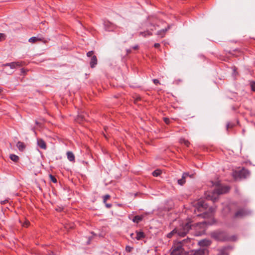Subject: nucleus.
Masks as SVG:
<instances>
[{
	"label": "nucleus",
	"instance_id": "obj_1",
	"mask_svg": "<svg viewBox=\"0 0 255 255\" xmlns=\"http://www.w3.org/2000/svg\"><path fill=\"white\" fill-rule=\"evenodd\" d=\"M206 223L201 222L191 224L189 221H186L182 224L180 229H176V234L180 237H184L190 231L195 236H200L205 233Z\"/></svg>",
	"mask_w": 255,
	"mask_h": 255
},
{
	"label": "nucleus",
	"instance_id": "obj_2",
	"mask_svg": "<svg viewBox=\"0 0 255 255\" xmlns=\"http://www.w3.org/2000/svg\"><path fill=\"white\" fill-rule=\"evenodd\" d=\"M230 189V187L228 186L218 185L213 192L209 193L206 198L215 202L218 199L219 195L228 193Z\"/></svg>",
	"mask_w": 255,
	"mask_h": 255
},
{
	"label": "nucleus",
	"instance_id": "obj_3",
	"mask_svg": "<svg viewBox=\"0 0 255 255\" xmlns=\"http://www.w3.org/2000/svg\"><path fill=\"white\" fill-rule=\"evenodd\" d=\"M211 236L215 240L219 242L236 240L235 236L230 237L227 232L221 230H217L212 232L211 233Z\"/></svg>",
	"mask_w": 255,
	"mask_h": 255
},
{
	"label": "nucleus",
	"instance_id": "obj_4",
	"mask_svg": "<svg viewBox=\"0 0 255 255\" xmlns=\"http://www.w3.org/2000/svg\"><path fill=\"white\" fill-rule=\"evenodd\" d=\"M207 204H206L204 201L202 200L198 201L195 204L193 208L194 214L197 217L202 216L203 218H205L206 216V213L205 212H204L203 214H197V212H204V211L207 208Z\"/></svg>",
	"mask_w": 255,
	"mask_h": 255
},
{
	"label": "nucleus",
	"instance_id": "obj_5",
	"mask_svg": "<svg viewBox=\"0 0 255 255\" xmlns=\"http://www.w3.org/2000/svg\"><path fill=\"white\" fill-rule=\"evenodd\" d=\"M250 174V172L248 170L243 168L241 170L234 172V177L235 179L239 178H246Z\"/></svg>",
	"mask_w": 255,
	"mask_h": 255
},
{
	"label": "nucleus",
	"instance_id": "obj_6",
	"mask_svg": "<svg viewBox=\"0 0 255 255\" xmlns=\"http://www.w3.org/2000/svg\"><path fill=\"white\" fill-rule=\"evenodd\" d=\"M186 239L180 241L179 239L176 238V255H181L184 249L182 248V245L186 242Z\"/></svg>",
	"mask_w": 255,
	"mask_h": 255
},
{
	"label": "nucleus",
	"instance_id": "obj_7",
	"mask_svg": "<svg viewBox=\"0 0 255 255\" xmlns=\"http://www.w3.org/2000/svg\"><path fill=\"white\" fill-rule=\"evenodd\" d=\"M251 214V212L246 209H241L236 212L234 218H242L245 216L249 215Z\"/></svg>",
	"mask_w": 255,
	"mask_h": 255
},
{
	"label": "nucleus",
	"instance_id": "obj_8",
	"mask_svg": "<svg viewBox=\"0 0 255 255\" xmlns=\"http://www.w3.org/2000/svg\"><path fill=\"white\" fill-rule=\"evenodd\" d=\"M208 251L206 248H200L198 250L192 251L191 255H207Z\"/></svg>",
	"mask_w": 255,
	"mask_h": 255
},
{
	"label": "nucleus",
	"instance_id": "obj_9",
	"mask_svg": "<svg viewBox=\"0 0 255 255\" xmlns=\"http://www.w3.org/2000/svg\"><path fill=\"white\" fill-rule=\"evenodd\" d=\"M193 176V174L189 175V174L187 172H184L182 174V178L177 180V183L179 185L182 186L185 184L186 178L188 177L192 178Z\"/></svg>",
	"mask_w": 255,
	"mask_h": 255
},
{
	"label": "nucleus",
	"instance_id": "obj_10",
	"mask_svg": "<svg viewBox=\"0 0 255 255\" xmlns=\"http://www.w3.org/2000/svg\"><path fill=\"white\" fill-rule=\"evenodd\" d=\"M28 41L32 43H35L37 41H41L45 43L47 42V40L41 36L38 35L36 37L33 36L30 38Z\"/></svg>",
	"mask_w": 255,
	"mask_h": 255
},
{
	"label": "nucleus",
	"instance_id": "obj_11",
	"mask_svg": "<svg viewBox=\"0 0 255 255\" xmlns=\"http://www.w3.org/2000/svg\"><path fill=\"white\" fill-rule=\"evenodd\" d=\"M104 26L105 29L109 31H112L117 27L115 24L109 21H105Z\"/></svg>",
	"mask_w": 255,
	"mask_h": 255
},
{
	"label": "nucleus",
	"instance_id": "obj_12",
	"mask_svg": "<svg viewBox=\"0 0 255 255\" xmlns=\"http://www.w3.org/2000/svg\"><path fill=\"white\" fill-rule=\"evenodd\" d=\"M212 242L207 239L202 240L199 242V245L201 247V248H206L207 247L210 246Z\"/></svg>",
	"mask_w": 255,
	"mask_h": 255
},
{
	"label": "nucleus",
	"instance_id": "obj_13",
	"mask_svg": "<svg viewBox=\"0 0 255 255\" xmlns=\"http://www.w3.org/2000/svg\"><path fill=\"white\" fill-rule=\"evenodd\" d=\"M170 27V26L168 25L166 27L158 30L156 33V35L160 38L164 37L166 34V32L168 30Z\"/></svg>",
	"mask_w": 255,
	"mask_h": 255
},
{
	"label": "nucleus",
	"instance_id": "obj_14",
	"mask_svg": "<svg viewBox=\"0 0 255 255\" xmlns=\"http://www.w3.org/2000/svg\"><path fill=\"white\" fill-rule=\"evenodd\" d=\"M37 144L42 149H46L47 148L46 142L41 138L37 139Z\"/></svg>",
	"mask_w": 255,
	"mask_h": 255
},
{
	"label": "nucleus",
	"instance_id": "obj_15",
	"mask_svg": "<svg viewBox=\"0 0 255 255\" xmlns=\"http://www.w3.org/2000/svg\"><path fill=\"white\" fill-rule=\"evenodd\" d=\"M97 64V58L96 55H93L91 57L90 65L91 68H93Z\"/></svg>",
	"mask_w": 255,
	"mask_h": 255
},
{
	"label": "nucleus",
	"instance_id": "obj_16",
	"mask_svg": "<svg viewBox=\"0 0 255 255\" xmlns=\"http://www.w3.org/2000/svg\"><path fill=\"white\" fill-rule=\"evenodd\" d=\"M68 159L71 162H75V155L73 153L70 151H68L66 153Z\"/></svg>",
	"mask_w": 255,
	"mask_h": 255
},
{
	"label": "nucleus",
	"instance_id": "obj_17",
	"mask_svg": "<svg viewBox=\"0 0 255 255\" xmlns=\"http://www.w3.org/2000/svg\"><path fill=\"white\" fill-rule=\"evenodd\" d=\"M22 63L21 62H13L9 63V67L11 69H14L16 67H21Z\"/></svg>",
	"mask_w": 255,
	"mask_h": 255
},
{
	"label": "nucleus",
	"instance_id": "obj_18",
	"mask_svg": "<svg viewBox=\"0 0 255 255\" xmlns=\"http://www.w3.org/2000/svg\"><path fill=\"white\" fill-rule=\"evenodd\" d=\"M143 219V215H136L135 216L133 219H132V221L135 223H139L140 221H141Z\"/></svg>",
	"mask_w": 255,
	"mask_h": 255
},
{
	"label": "nucleus",
	"instance_id": "obj_19",
	"mask_svg": "<svg viewBox=\"0 0 255 255\" xmlns=\"http://www.w3.org/2000/svg\"><path fill=\"white\" fill-rule=\"evenodd\" d=\"M136 236L135 237V239L137 240H140L144 238L145 237L144 233L142 231L138 232L136 231Z\"/></svg>",
	"mask_w": 255,
	"mask_h": 255
},
{
	"label": "nucleus",
	"instance_id": "obj_20",
	"mask_svg": "<svg viewBox=\"0 0 255 255\" xmlns=\"http://www.w3.org/2000/svg\"><path fill=\"white\" fill-rule=\"evenodd\" d=\"M16 146L18 148V150L20 151H22L25 148V144L21 141H18L16 144Z\"/></svg>",
	"mask_w": 255,
	"mask_h": 255
},
{
	"label": "nucleus",
	"instance_id": "obj_21",
	"mask_svg": "<svg viewBox=\"0 0 255 255\" xmlns=\"http://www.w3.org/2000/svg\"><path fill=\"white\" fill-rule=\"evenodd\" d=\"M139 35L140 36H142L144 37H146L147 36H149L152 35V32H150L149 31L147 30L146 31L140 32L139 33Z\"/></svg>",
	"mask_w": 255,
	"mask_h": 255
},
{
	"label": "nucleus",
	"instance_id": "obj_22",
	"mask_svg": "<svg viewBox=\"0 0 255 255\" xmlns=\"http://www.w3.org/2000/svg\"><path fill=\"white\" fill-rule=\"evenodd\" d=\"M19 222L23 227L27 228L30 225L29 221L26 219H24L23 222H22L21 220H19Z\"/></svg>",
	"mask_w": 255,
	"mask_h": 255
},
{
	"label": "nucleus",
	"instance_id": "obj_23",
	"mask_svg": "<svg viewBox=\"0 0 255 255\" xmlns=\"http://www.w3.org/2000/svg\"><path fill=\"white\" fill-rule=\"evenodd\" d=\"M9 158L12 161L15 162H18L19 159V157L17 155L13 154H10L9 156Z\"/></svg>",
	"mask_w": 255,
	"mask_h": 255
},
{
	"label": "nucleus",
	"instance_id": "obj_24",
	"mask_svg": "<svg viewBox=\"0 0 255 255\" xmlns=\"http://www.w3.org/2000/svg\"><path fill=\"white\" fill-rule=\"evenodd\" d=\"M179 142L181 144H184L186 146L188 147L190 145V142L188 140H186L185 138H180Z\"/></svg>",
	"mask_w": 255,
	"mask_h": 255
},
{
	"label": "nucleus",
	"instance_id": "obj_25",
	"mask_svg": "<svg viewBox=\"0 0 255 255\" xmlns=\"http://www.w3.org/2000/svg\"><path fill=\"white\" fill-rule=\"evenodd\" d=\"M217 255H228L225 248L219 250V253Z\"/></svg>",
	"mask_w": 255,
	"mask_h": 255
},
{
	"label": "nucleus",
	"instance_id": "obj_26",
	"mask_svg": "<svg viewBox=\"0 0 255 255\" xmlns=\"http://www.w3.org/2000/svg\"><path fill=\"white\" fill-rule=\"evenodd\" d=\"M161 173V171L159 169H156L152 172V175L154 177H157L159 176Z\"/></svg>",
	"mask_w": 255,
	"mask_h": 255
},
{
	"label": "nucleus",
	"instance_id": "obj_27",
	"mask_svg": "<svg viewBox=\"0 0 255 255\" xmlns=\"http://www.w3.org/2000/svg\"><path fill=\"white\" fill-rule=\"evenodd\" d=\"M175 243H173V246L171 249L170 255H175V246H174Z\"/></svg>",
	"mask_w": 255,
	"mask_h": 255
},
{
	"label": "nucleus",
	"instance_id": "obj_28",
	"mask_svg": "<svg viewBox=\"0 0 255 255\" xmlns=\"http://www.w3.org/2000/svg\"><path fill=\"white\" fill-rule=\"evenodd\" d=\"M49 177H50V178L51 181L52 182H53V183H57V180L56 178L54 176H53V175H51V174H50V175H49Z\"/></svg>",
	"mask_w": 255,
	"mask_h": 255
},
{
	"label": "nucleus",
	"instance_id": "obj_29",
	"mask_svg": "<svg viewBox=\"0 0 255 255\" xmlns=\"http://www.w3.org/2000/svg\"><path fill=\"white\" fill-rule=\"evenodd\" d=\"M175 233V229H173L170 233L167 234V237L168 238H171L172 236Z\"/></svg>",
	"mask_w": 255,
	"mask_h": 255
},
{
	"label": "nucleus",
	"instance_id": "obj_30",
	"mask_svg": "<svg viewBox=\"0 0 255 255\" xmlns=\"http://www.w3.org/2000/svg\"><path fill=\"white\" fill-rule=\"evenodd\" d=\"M110 198V196L108 194H107L103 196V202L106 203L107 200Z\"/></svg>",
	"mask_w": 255,
	"mask_h": 255
},
{
	"label": "nucleus",
	"instance_id": "obj_31",
	"mask_svg": "<svg viewBox=\"0 0 255 255\" xmlns=\"http://www.w3.org/2000/svg\"><path fill=\"white\" fill-rule=\"evenodd\" d=\"M234 126V125L232 123H229L227 124L226 128L228 130L230 128H232Z\"/></svg>",
	"mask_w": 255,
	"mask_h": 255
},
{
	"label": "nucleus",
	"instance_id": "obj_32",
	"mask_svg": "<svg viewBox=\"0 0 255 255\" xmlns=\"http://www.w3.org/2000/svg\"><path fill=\"white\" fill-rule=\"evenodd\" d=\"M251 88L253 91H255V82H252L251 83Z\"/></svg>",
	"mask_w": 255,
	"mask_h": 255
},
{
	"label": "nucleus",
	"instance_id": "obj_33",
	"mask_svg": "<svg viewBox=\"0 0 255 255\" xmlns=\"http://www.w3.org/2000/svg\"><path fill=\"white\" fill-rule=\"evenodd\" d=\"M132 249L133 248L132 247L128 246L126 247V251L128 253H130L132 251Z\"/></svg>",
	"mask_w": 255,
	"mask_h": 255
},
{
	"label": "nucleus",
	"instance_id": "obj_34",
	"mask_svg": "<svg viewBox=\"0 0 255 255\" xmlns=\"http://www.w3.org/2000/svg\"><path fill=\"white\" fill-rule=\"evenodd\" d=\"M94 51H89L88 52H87V56L88 57H92V56H93L94 55Z\"/></svg>",
	"mask_w": 255,
	"mask_h": 255
},
{
	"label": "nucleus",
	"instance_id": "obj_35",
	"mask_svg": "<svg viewBox=\"0 0 255 255\" xmlns=\"http://www.w3.org/2000/svg\"><path fill=\"white\" fill-rule=\"evenodd\" d=\"M152 81L155 85H158L160 84L159 81L158 79H154L152 80Z\"/></svg>",
	"mask_w": 255,
	"mask_h": 255
},
{
	"label": "nucleus",
	"instance_id": "obj_36",
	"mask_svg": "<svg viewBox=\"0 0 255 255\" xmlns=\"http://www.w3.org/2000/svg\"><path fill=\"white\" fill-rule=\"evenodd\" d=\"M8 202V200L6 199V200H3V201H0V203H1V204H2V205H4V204H5L6 203H7Z\"/></svg>",
	"mask_w": 255,
	"mask_h": 255
},
{
	"label": "nucleus",
	"instance_id": "obj_37",
	"mask_svg": "<svg viewBox=\"0 0 255 255\" xmlns=\"http://www.w3.org/2000/svg\"><path fill=\"white\" fill-rule=\"evenodd\" d=\"M5 35L3 33H0V40H2V39H4Z\"/></svg>",
	"mask_w": 255,
	"mask_h": 255
},
{
	"label": "nucleus",
	"instance_id": "obj_38",
	"mask_svg": "<svg viewBox=\"0 0 255 255\" xmlns=\"http://www.w3.org/2000/svg\"><path fill=\"white\" fill-rule=\"evenodd\" d=\"M164 121L166 124H168L169 123V119L167 118H164Z\"/></svg>",
	"mask_w": 255,
	"mask_h": 255
},
{
	"label": "nucleus",
	"instance_id": "obj_39",
	"mask_svg": "<svg viewBox=\"0 0 255 255\" xmlns=\"http://www.w3.org/2000/svg\"><path fill=\"white\" fill-rule=\"evenodd\" d=\"M160 45L159 43H155L154 45V47L156 48H158L160 47Z\"/></svg>",
	"mask_w": 255,
	"mask_h": 255
},
{
	"label": "nucleus",
	"instance_id": "obj_40",
	"mask_svg": "<svg viewBox=\"0 0 255 255\" xmlns=\"http://www.w3.org/2000/svg\"><path fill=\"white\" fill-rule=\"evenodd\" d=\"M105 206L107 208H110L111 207H112V204H108V203H105Z\"/></svg>",
	"mask_w": 255,
	"mask_h": 255
},
{
	"label": "nucleus",
	"instance_id": "obj_41",
	"mask_svg": "<svg viewBox=\"0 0 255 255\" xmlns=\"http://www.w3.org/2000/svg\"><path fill=\"white\" fill-rule=\"evenodd\" d=\"M20 70H21V73L22 74H23V75L25 74L26 73V72L25 70L24 69H23V68H21Z\"/></svg>",
	"mask_w": 255,
	"mask_h": 255
},
{
	"label": "nucleus",
	"instance_id": "obj_42",
	"mask_svg": "<svg viewBox=\"0 0 255 255\" xmlns=\"http://www.w3.org/2000/svg\"><path fill=\"white\" fill-rule=\"evenodd\" d=\"M139 47L137 45H136L133 47H132V49L134 50H137L138 49Z\"/></svg>",
	"mask_w": 255,
	"mask_h": 255
},
{
	"label": "nucleus",
	"instance_id": "obj_43",
	"mask_svg": "<svg viewBox=\"0 0 255 255\" xmlns=\"http://www.w3.org/2000/svg\"><path fill=\"white\" fill-rule=\"evenodd\" d=\"M131 52V49H127V54H130Z\"/></svg>",
	"mask_w": 255,
	"mask_h": 255
},
{
	"label": "nucleus",
	"instance_id": "obj_44",
	"mask_svg": "<svg viewBox=\"0 0 255 255\" xmlns=\"http://www.w3.org/2000/svg\"><path fill=\"white\" fill-rule=\"evenodd\" d=\"M229 210V211L230 210V208L229 206H227L224 208V210Z\"/></svg>",
	"mask_w": 255,
	"mask_h": 255
},
{
	"label": "nucleus",
	"instance_id": "obj_45",
	"mask_svg": "<svg viewBox=\"0 0 255 255\" xmlns=\"http://www.w3.org/2000/svg\"><path fill=\"white\" fill-rule=\"evenodd\" d=\"M3 66H9V63H5L3 65Z\"/></svg>",
	"mask_w": 255,
	"mask_h": 255
},
{
	"label": "nucleus",
	"instance_id": "obj_46",
	"mask_svg": "<svg viewBox=\"0 0 255 255\" xmlns=\"http://www.w3.org/2000/svg\"><path fill=\"white\" fill-rule=\"evenodd\" d=\"M150 24H151V25H153V27H155V24L154 23H152L151 22Z\"/></svg>",
	"mask_w": 255,
	"mask_h": 255
},
{
	"label": "nucleus",
	"instance_id": "obj_47",
	"mask_svg": "<svg viewBox=\"0 0 255 255\" xmlns=\"http://www.w3.org/2000/svg\"><path fill=\"white\" fill-rule=\"evenodd\" d=\"M79 118H81L82 120H83V119H84L83 117L81 116H79Z\"/></svg>",
	"mask_w": 255,
	"mask_h": 255
},
{
	"label": "nucleus",
	"instance_id": "obj_48",
	"mask_svg": "<svg viewBox=\"0 0 255 255\" xmlns=\"http://www.w3.org/2000/svg\"><path fill=\"white\" fill-rule=\"evenodd\" d=\"M133 235H134V234H133V233H132V234H130V237H131V238H133Z\"/></svg>",
	"mask_w": 255,
	"mask_h": 255
},
{
	"label": "nucleus",
	"instance_id": "obj_49",
	"mask_svg": "<svg viewBox=\"0 0 255 255\" xmlns=\"http://www.w3.org/2000/svg\"><path fill=\"white\" fill-rule=\"evenodd\" d=\"M35 124H36V125H38V124H39V123H38L37 121H35Z\"/></svg>",
	"mask_w": 255,
	"mask_h": 255
},
{
	"label": "nucleus",
	"instance_id": "obj_50",
	"mask_svg": "<svg viewBox=\"0 0 255 255\" xmlns=\"http://www.w3.org/2000/svg\"><path fill=\"white\" fill-rule=\"evenodd\" d=\"M150 29H151V30H156V28H151Z\"/></svg>",
	"mask_w": 255,
	"mask_h": 255
},
{
	"label": "nucleus",
	"instance_id": "obj_51",
	"mask_svg": "<svg viewBox=\"0 0 255 255\" xmlns=\"http://www.w3.org/2000/svg\"><path fill=\"white\" fill-rule=\"evenodd\" d=\"M155 24L156 25V26L157 27H159L160 26V25L158 24H157V23H156Z\"/></svg>",
	"mask_w": 255,
	"mask_h": 255
},
{
	"label": "nucleus",
	"instance_id": "obj_52",
	"mask_svg": "<svg viewBox=\"0 0 255 255\" xmlns=\"http://www.w3.org/2000/svg\"><path fill=\"white\" fill-rule=\"evenodd\" d=\"M2 90L1 89H0V93L2 92Z\"/></svg>",
	"mask_w": 255,
	"mask_h": 255
},
{
	"label": "nucleus",
	"instance_id": "obj_53",
	"mask_svg": "<svg viewBox=\"0 0 255 255\" xmlns=\"http://www.w3.org/2000/svg\"><path fill=\"white\" fill-rule=\"evenodd\" d=\"M140 100V98H137V100Z\"/></svg>",
	"mask_w": 255,
	"mask_h": 255
},
{
	"label": "nucleus",
	"instance_id": "obj_54",
	"mask_svg": "<svg viewBox=\"0 0 255 255\" xmlns=\"http://www.w3.org/2000/svg\"><path fill=\"white\" fill-rule=\"evenodd\" d=\"M162 24H164L165 23L164 22L161 21L160 22Z\"/></svg>",
	"mask_w": 255,
	"mask_h": 255
},
{
	"label": "nucleus",
	"instance_id": "obj_55",
	"mask_svg": "<svg viewBox=\"0 0 255 255\" xmlns=\"http://www.w3.org/2000/svg\"><path fill=\"white\" fill-rule=\"evenodd\" d=\"M210 210H211L212 211V212L213 211L212 209L210 208Z\"/></svg>",
	"mask_w": 255,
	"mask_h": 255
}]
</instances>
